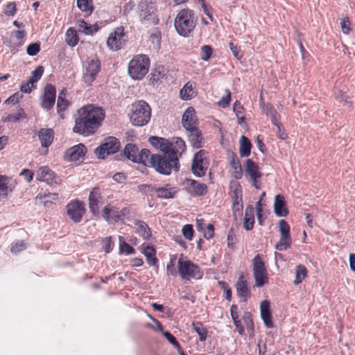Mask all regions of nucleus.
I'll list each match as a JSON object with an SVG mask.
<instances>
[{"instance_id":"1","label":"nucleus","mask_w":355,"mask_h":355,"mask_svg":"<svg viewBox=\"0 0 355 355\" xmlns=\"http://www.w3.org/2000/svg\"><path fill=\"white\" fill-rule=\"evenodd\" d=\"M104 118L105 113L102 108L87 105L77 111L73 130L84 136L91 135L97 130Z\"/></svg>"},{"instance_id":"2","label":"nucleus","mask_w":355,"mask_h":355,"mask_svg":"<svg viewBox=\"0 0 355 355\" xmlns=\"http://www.w3.org/2000/svg\"><path fill=\"white\" fill-rule=\"evenodd\" d=\"M150 166L157 173L168 175L173 171L175 172L179 171V158L173 154H154L150 157Z\"/></svg>"},{"instance_id":"3","label":"nucleus","mask_w":355,"mask_h":355,"mask_svg":"<svg viewBox=\"0 0 355 355\" xmlns=\"http://www.w3.org/2000/svg\"><path fill=\"white\" fill-rule=\"evenodd\" d=\"M196 26V19L193 11L190 9H182L177 15L174 26L180 36L189 37Z\"/></svg>"},{"instance_id":"4","label":"nucleus","mask_w":355,"mask_h":355,"mask_svg":"<svg viewBox=\"0 0 355 355\" xmlns=\"http://www.w3.org/2000/svg\"><path fill=\"white\" fill-rule=\"evenodd\" d=\"M151 116V109L144 101H139L132 104L130 120L135 126H143L148 123Z\"/></svg>"},{"instance_id":"5","label":"nucleus","mask_w":355,"mask_h":355,"mask_svg":"<svg viewBox=\"0 0 355 355\" xmlns=\"http://www.w3.org/2000/svg\"><path fill=\"white\" fill-rule=\"evenodd\" d=\"M149 65L150 60L147 55H135L129 62L128 73L132 78L141 80L148 73Z\"/></svg>"},{"instance_id":"6","label":"nucleus","mask_w":355,"mask_h":355,"mask_svg":"<svg viewBox=\"0 0 355 355\" xmlns=\"http://www.w3.org/2000/svg\"><path fill=\"white\" fill-rule=\"evenodd\" d=\"M252 266L255 286L261 287L268 282V272L260 254H257L252 259Z\"/></svg>"},{"instance_id":"7","label":"nucleus","mask_w":355,"mask_h":355,"mask_svg":"<svg viewBox=\"0 0 355 355\" xmlns=\"http://www.w3.org/2000/svg\"><path fill=\"white\" fill-rule=\"evenodd\" d=\"M120 148L119 141L114 137H108L104 139L100 146L95 150V155L98 159H104L106 155L116 153Z\"/></svg>"},{"instance_id":"8","label":"nucleus","mask_w":355,"mask_h":355,"mask_svg":"<svg viewBox=\"0 0 355 355\" xmlns=\"http://www.w3.org/2000/svg\"><path fill=\"white\" fill-rule=\"evenodd\" d=\"M178 273L182 279L189 280L191 278H198L200 273L199 267L191 261H183L179 259L178 263Z\"/></svg>"},{"instance_id":"9","label":"nucleus","mask_w":355,"mask_h":355,"mask_svg":"<svg viewBox=\"0 0 355 355\" xmlns=\"http://www.w3.org/2000/svg\"><path fill=\"white\" fill-rule=\"evenodd\" d=\"M205 155V151L200 150L193 156L191 171L196 177H202L205 175L207 168V161Z\"/></svg>"},{"instance_id":"10","label":"nucleus","mask_w":355,"mask_h":355,"mask_svg":"<svg viewBox=\"0 0 355 355\" xmlns=\"http://www.w3.org/2000/svg\"><path fill=\"white\" fill-rule=\"evenodd\" d=\"M56 96L55 87L51 84H47L41 96V107L45 110H50L55 104Z\"/></svg>"},{"instance_id":"11","label":"nucleus","mask_w":355,"mask_h":355,"mask_svg":"<svg viewBox=\"0 0 355 355\" xmlns=\"http://www.w3.org/2000/svg\"><path fill=\"white\" fill-rule=\"evenodd\" d=\"M36 180L44 182L49 185L59 184L60 179L55 175V173L48 166H41L36 172Z\"/></svg>"},{"instance_id":"12","label":"nucleus","mask_w":355,"mask_h":355,"mask_svg":"<svg viewBox=\"0 0 355 355\" xmlns=\"http://www.w3.org/2000/svg\"><path fill=\"white\" fill-rule=\"evenodd\" d=\"M67 211L74 223H79L85 212L84 203L78 200L71 202L67 205Z\"/></svg>"},{"instance_id":"13","label":"nucleus","mask_w":355,"mask_h":355,"mask_svg":"<svg viewBox=\"0 0 355 355\" xmlns=\"http://www.w3.org/2000/svg\"><path fill=\"white\" fill-rule=\"evenodd\" d=\"M123 37V28H116V30L110 35L109 37L107 40V46L110 49L114 51H117L120 49L125 42Z\"/></svg>"},{"instance_id":"14","label":"nucleus","mask_w":355,"mask_h":355,"mask_svg":"<svg viewBox=\"0 0 355 355\" xmlns=\"http://www.w3.org/2000/svg\"><path fill=\"white\" fill-rule=\"evenodd\" d=\"M183 184L188 193L191 196H200L205 195L207 192V187L205 184L199 182L194 180L186 178Z\"/></svg>"},{"instance_id":"15","label":"nucleus","mask_w":355,"mask_h":355,"mask_svg":"<svg viewBox=\"0 0 355 355\" xmlns=\"http://www.w3.org/2000/svg\"><path fill=\"white\" fill-rule=\"evenodd\" d=\"M182 124L187 130L198 128V120L193 107H189L185 110L182 117Z\"/></svg>"},{"instance_id":"16","label":"nucleus","mask_w":355,"mask_h":355,"mask_svg":"<svg viewBox=\"0 0 355 355\" xmlns=\"http://www.w3.org/2000/svg\"><path fill=\"white\" fill-rule=\"evenodd\" d=\"M101 69V62L98 59H92L86 69V72L84 74V79L86 83H92Z\"/></svg>"},{"instance_id":"17","label":"nucleus","mask_w":355,"mask_h":355,"mask_svg":"<svg viewBox=\"0 0 355 355\" xmlns=\"http://www.w3.org/2000/svg\"><path fill=\"white\" fill-rule=\"evenodd\" d=\"M245 173L246 176H249L250 180L254 182V184L256 183V180L262 176L257 164L250 159H247L245 162Z\"/></svg>"},{"instance_id":"18","label":"nucleus","mask_w":355,"mask_h":355,"mask_svg":"<svg viewBox=\"0 0 355 355\" xmlns=\"http://www.w3.org/2000/svg\"><path fill=\"white\" fill-rule=\"evenodd\" d=\"M261 318L267 328H272L274 327L272 315L270 309V302L263 300L260 304Z\"/></svg>"},{"instance_id":"19","label":"nucleus","mask_w":355,"mask_h":355,"mask_svg":"<svg viewBox=\"0 0 355 355\" xmlns=\"http://www.w3.org/2000/svg\"><path fill=\"white\" fill-rule=\"evenodd\" d=\"M101 198V195L99 188L94 187L89 195V208L93 215H97L98 214V205Z\"/></svg>"},{"instance_id":"20","label":"nucleus","mask_w":355,"mask_h":355,"mask_svg":"<svg viewBox=\"0 0 355 355\" xmlns=\"http://www.w3.org/2000/svg\"><path fill=\"white\" fill-rule=\"evenodd\" d=\"M153 3H148L146 1L139 0L137 12L141 19H148V17L155 12Z\"/></svg>"},{"instance_id":"21","label":"nucleus","mask_w":355,"mask_h":355,"mask_svg":"<svg viewBox=\"0 0 355 355\" xmlns=\"http://www.w3.org/2000/svg\"><path fill=\"white\" fill-rule=\"evenodd\" d=\"M236 291L237 295L242 298V301L247 302L250 296V292L248 288L247 281L244 279L243 275L239 277L236 284Z\"/></svg>"},{"instance_id":"22","label":"nucleus","mask_w":355,"mask_h":355,"mask_svg":"<svg viewBox=\"0 0 355 355\" xmlns=\"http://www.w3.org/2000/svg\"><path fill=\"white\" fill-rule=\"evenodd\" d=\"M85 150V146L83 144H80L69 148L66 151L65 155L70 161L76 162L84 157Z\"/></svg>"},{"instance_id":"23","label":"nucleus","mask_w":355,"mask_h":355,"mask_svg":"<svg viewBox=\"0 0 355 355\" xmlns=\"http://www.w3.org/2000/svg\"><path fill=\"white\" fill-rule=\"evenodd\" d=\"M41 146L44 148L49 147L53 142L54 132L51 128H42L37 133Z\"/></svg>"},{"instance_id":"24","label":"nucleus","mask_w":355,"mask_h":355,"mask_svg":"<svg viewBox=\"0 0 355 355\" xmlns=\"http://www.w3.org/2000/svg\"><path fill=\"white\" fill-rule=\"evenodd\" d=\"M15 184L11 179L0 175V198H5L13 191Z\"/></svg>"},{"instance_id":"25","label":"nucleus","mask_w":355,"mask_h":355,"mask_svg":"<svg viewBox=\"0 0 355 355\" xmlns=\"http://www.w3.org/2000/svg\"><path fill=\"white\" fill-rule=\"evenodd\" d=\"M274 211L279 217L286 216L288 214V210L286 208L284 197L280 194L277 195L275 198Z\"/></svg>"},{"instance_id":"26","label":"nucleus","mask_w":355,"mask_h":355,"mask_svg":"<svg viewBox=\"0 0 355 355\" xmlns=\"http://www.w3.org/2000/svg\"><path fill=\"white\" fill-rule=\"evenodd\" d=\"M189 134L188 135L189 141L191 145L195 148H200L203 144V137L202 132L198 128L189 130Z\"/></svg>"},{"instance_id":"27","label":"nucleus","mask_w":355,"mask_h":355,"mask_svg":"<svg viewBox=\"0 0 355 355\" xmlns=\"http://www.w3.org/2000/svg\"><path fill=\"white\" fill-rule=\"evenodd\" d=\"M229 163L234 169L233 175L236 179H241L243 175L242 167L236 155L231 152L229 154Z\"/></svg>"},{"instance_id":"28","label":"nucleus","mask_w":355,"mask_h":355,"mask_svg":"<svg viewBox=\"0 0 355 355\" xmlns=\"http://www.w3.org/2000/svg\"><path fill=\"white\" fill-rule=\"evenodd\" d=\"M254 209L252 205H248L245 211V217L243 221V227L247 231L251 230L254 224Z\"/></svg>"},{"instance_id":"29","label":"nucleus","mask_w":355,"mask_h":355,"mask_svg":"<svg viewBox=\"0 0 355 355\" xmlns=\"http://www.w3.org/2000/svg\"><path fill=\"white\" fill-rule=\"evenodd\" d=\"M135 225L137 227V233L141 236L144 239L148 240L151 236V231L148 225L139 220L135 221Z\"/></svg>"},{"instance_id":"30","label":"nucleus","mask_w":355,"mask_h":355,"mask_svg":"<svg viewBox=\"0 0 355 355\" xmlns=\"http://www.w3.org/2000/svg\"><path fill=\"white\" fill-rule=\"evenodd\" d=\"M153 154H151L150 150L146 148L141 150L137 156H135L133 162L142 163L145 165L150 166V157Z\"/></svg>"},{"instance_id":"31","label":"nucleus","mask_w":355,"mask_h":355,"mask_svg":"<svg viewBox=\"0 0 355 355\" xmlns=\"http://www.w3.org/2000/svg\"><path fill=\"white\" fill-rule=\"evenodd\" d=\"M143 253L144 256L146 258L147 263L153 266L158 267L157 266V259L156 257V251L155 248L152 246L147 245Z\"/></svg>"},{"instance_id":"32","label":"nucleus","mask_w":355,"mask_h":355,"mask_svg":"<svg viewBox=\"0 0 355 355\" xmlns=\"http://www.w3.org/2000/svg\"><path fill=\"white\" fill-rule=\"evenodd\" d=\"M171 143L173 144L171 154H173L174 156H178V157H180L186 149L184 141L181 138L177 137Z\"/></svg>"},{"instance_id":"33","label":"nucleus","mask_w":355,"mask_h":355,"mask_svg":"<svg viewBox=\"0 0 355 355\" xmlns=\"http://www.w3.org/2000/svg\"><path fill=\"white\" fill-rule=\"evenodd\" d=\"M239 153L241 157H248L250 154L251 143L250 140L245 136L240 138Z\"/></svg>"},{"instance_id":"34","label":"nucleus","mask_w":355,"mask_h":355,"mask_svg":"<svg viewBox=\"0 0 355 355\" xmlns=\"http://www.w3.org/2000/svg\"><path fill=\"white\" fill-rule=\"evenodd\" d=\"M155 193L159 198L169 199L174 197L176 191L175 188L160 187L155 188Z\"/></svg>"},{"instance_id":"35","label":"nucleus","mask_w":355,"mask_h":355,"mask_svg":"<svg viewBox=\"0 0 355 355\" xmlns=\"http://www.w3.org/2000/svg\"><path fill=\"white\" fill-rule=\"evenodd\" d=\"M139 153L138 147L133 144H126L123 149L124 156L132 162H133L135 156H137V155H139Z\"/></svg>"},{"instance_id":"36","label":"nucleus","mask_w":355,"mask_h":355,"mask_svg":"<svg viewBox=\"0 0 355 355\" xmlns=\"http://www.w3.org/2000/svg\"><path fill=\"white\" fill-rule=\"evenodd\" d=\"M307 275V270L303 265L299 264L295 268V278L293 282L295 285L300 284Z\"/></svg>"},{"instance_id":"37","label":"nucleus","mask_w":355,"mask_h":355,"mask_svg":"<svg viewBox=\"0 0 355 355\" xmlns=\"http://www.w3.org/2000/svg\"><path fill=\"white\" fill-rule=\"evenodd\" d=\"M66 43L70 46H75L78 42L76 31L73 28H69L66 32Z\"/></svg>"},{"instance_id":"38","label":"nucleus","mask_w":355,"mask_h":355,"mask_svg":"<svg viewBox=\"0 0 355 355\" xmlns=\"http://www.w3.org/2000/svg\"><path fill=\"white\" fill-rule=\"evenodd\" d=\"M193 329L199 336L201 342L205 341L207 335V330L201 322L193 323Z\"/></svg>"},{"instance_id":"39","label":"nucleus","mask_w":355,"mask_h":355,"mask_svg":"<svg viewBox=\"0 0 355 355\" xmlns=\"http://www.w3.org/2000/svg\"><path fill=\"white\" fill-rule=\"evenodd\" d=\"M180 95L182 99L188 100L194 96V91L191 84L187 83L180 92Z\"/></svg>"},{"instance_id":"40","label":"nucleus","mask_w":355,"mask_h":355,"mask_svg":"<svg viewBox=\"0 0 355 355\" xmlns=\"http://www.w3.org/2000/svg\"><path fill=\"white\" fill-rule=\"evenodd\" d=\"M291 245V237L286 236H280L279 242L275 245V249L282 251L290 248Z\"/></svg>"},{"instance_id":"41","label":"nucleus","mask_w":355,"mask_h":355,"mask_svg":"<svg viewBox=\"0 0 355 355\" xmlns=\"http://www.w3.org/2000/svg\"><path fill=\"white\" fill-rule=\"evenodd\" d=\"M243 320L246 325V329L249 336L251 337L254 334V324L250 312H245Z\"/></svg>"},{"instance_id":"42","label":"nucleus","mask_w":355,"mask_h":355,"mask_svg":"<svg viewBox=\"0 0 355 355\" xmlns=\"http://www.w3.org/2000/svg\"><path fill=\"white\" fill-rule=\"evenodd\" d=\"M44 67L42 66H38L36 69L32 71L31 76L29 78V83H37L42 77L44 73Z\"/></svg>"},{"instance_id":"43","label":"nucleus","mask_w":355,"mask_h":355,"mask_svg":"<svg viewBox=\"0 0 355 355\" xmlns=\"http://www.w3.org/2000/svg\"><path fill=\"white\" fill-rule=\"evenodd\" d=\"M69 101L64 97L58 96L57 101V111L59 114H61L62 112H64L68 106Z\"/></svg>"},{"instance_id":"44","label":"nucleus","mask_w":355,"mask_h":355,"mask_svg":"<svg viewBox=\"0 0 355 355\" xmlns=\"http://www.w3.org/2000/svg\"><path fill=\"white\" fill-rule=\"evenodd\" d=\"M77 26L79 31H81L87 35H92L93 33L92 26L88 25L84 20H78Z\"/></svg>"},{"instance_id":"45","label":"nucleus","mask_w":355,"mask_h":355,"mask_svg":"<svg viewBox=\"0 0 355 355\" xmlns=\"http://www.w3.org/2000/svg\"><path fill=\"white\" fill-rule=\"evenodd\" d=\"M279 229L280 236H291L290 226L285 220H280L279 221Z\"/></svg>"},{"instance_id":"46","label":"nucleus","mask_w":355,"mask_h":355,"mask_svg":"<svg viewBox=\"0 0 355 355\" xmlns=\"http://www.w3.org/2000/svg\"><path fill=\"white\" fill-rule=\"evenodd\" d=\"M172 148L173 144L171 141H169L168 139L163 138V142H161V145L159 148L161 151L163 152L162 155L172 153Z\"/></svg>"},{"instance_id":"47","label":"nucleus","mask_w":355,"mask_h":355,"mask_svg":"<svg viewBox=\"0 0 355 355\" xmlns=\"http://www.w3.org/2000/svg\"><path fill=\"white\" fill-rule=\"evenodd\" d=\"M200 50L201 59L204 61H208L212 54V48L209 45H203Z\"/></svg>"},{"instance_id":"48","label":"nucleus","mask_w":355,"mask_h":355,"mask_svg":"<svg viewBox=\"0 0 355 355\" xmlns=\"http://www.w3.org/2000/svg\"><path fill=\"white\" fill-rule=\"evenodd\" d=\"M121 237L119 236V250L120 252H125L128 254H132L135 252L134 248L125 241H121Z\"/></svg>"},{"instance_id":"49","label":"nucleus","mask_w":355,"mask_h":355,"mask_svg":"<svg viewBox=\"0 0 355 355\" xmlns=\"http://www.w3.org/2000/svg\"><path fill=\"white\" fill-rule=\"evenodd\" d=\"M77 6L83 12L90 14L92 11V7L89 5L88 0H77Z\"/></svg>"},{"instance_id":"50","label":"nucleus","mask_w":355,"mask_h":355,"mask_svg":"<svg viewBox=\"0 0 355 355\" xmlns=\"http://www.w3.org/2000/svg\"><path fill=\"white\" fill-rule=\"evenodd\" d=\"M182 232L186 239L191 241L193 235V226L189 224L184 225L182 229Z\"/></svg>"},{"instance_id":"51","label":"nucleus","mask_w":355,"mask_h":355,"mask_svg":"<svg viewBox=\"0 0 355 355\" xmlns=\"http://www.w3.org/2000/svg\"><path fill=\"white\" fill-rule=\"evenodd\" d=\"M40 51V45L38 43H32L26 48V53L30 56L36 55Z\"/></svg>"},{"instance_id":"52","label":"nucleus","mask_w":355,"mask_h":355,"mask_svg":"<svg viewBox=\"0 0 355 355\" xmlns=\"http://www.w3.org/2000/svg\"><path fill=\"white\" fill-rule=\"evenodd\" d=\"M233 110L235 112L236 116L238 118V119L245 120V117L243 115V107L242 105L241 104V103L239 102L238 101H236L234 103V105H233Z\"/></svg>"},{"instance_id":"53","label":"nucleus","mask_w":355,"mask_h":355,"mask_svg":"<svg viewBox=\"0 0 355 355\" xmlns=\"http://www.w3.org/2000/svg\"><path fill=\"white\" fill-rule=\"evenodd\" d=\"M139 1V0H130L123 6V12L125 14H128L130 12H131L134 9V8L135 6H137V10Z\"/></svg>"},{"instance_id":"54","label":"nucleus","mask_w":355,"mask_h":355,"mask_svg":"<svg viewBox=\"0 0 355 355\" xmlns=\"http://www.w3.org/2000/svg\"><path fill=\"white\" fill-rule=\"evenodd\" d=\"M16 12V5L13 2L8 3L4 9L3 13L7 16H13Z\"/></svg>"},{"instance_id":"55","label":"nucleus","mask_w":355,"mask_h":355,"mask_svg":"<svg viewBox=\"0 0 355 355\" xmlns=\"http://www.w3.org/2000/svg\"><path fill=\"white\" fill-rule=\"evenodd\" d=\"M26 248V245L23 241L16 242L11 247V252L13 254H17L22 250H24Z\"/></svg>"},{"instance_id":"56","label":"nucleus","mask_w":355,"mask_h":355,"mask_svg":"<svg viewBox=\"0 0 355 355\" xmlns=\"http://www.w3.org/2000/svg\"><path fill=\"white\" fill-rule=\"evenodd\" d=\"M155 189L150 184H141L138 186V191L142 193H155Z\"/></svg>"},{"instance_id":"57","label":"nucleus","mask_w":355,"mask_h":355,"mask_svg":"<svg viewBox=\"0 0 355 355\" xmlns=\"http://www.w3.org/2000/svg\"><path fill=\"white\" fill-rule=\"evenodd\" d=\"M35 87L33 83H29V80L26 82H23L20 85L21 92L29 94L32 91V88Z\"/></svg>"},{"instance_id":"58","label":"nucleus","mask_w":355,"mask_h":355,"mask_svg":"<svg viewBox=\"0 0 355 355\" xmlns=\"http://www.w3.org/2000/svg\"><path fill=\"white\" fill-rule=\"evenodd\" d=\"M234 201H233V211L234 214L236 215V211L240 214L241 210L243 208V205L240 204L239 202V196L236 192L234 193V196L233 197Z\"/></svg>"},{"instance_id":"59","label":"nucleus","mask_w":355,"mask_h":355,"mask_svg":"<svg viewBox=\"0 0 355 355\" xmlns=\"http://www.w3.org/2000/svg\"><path fill=\"white\" fill-rule=\"evenodd\" d=\"M163 335L168 340V342L171 344H172L173 346H175V347H178V348L180 347V345L178 341L177 340V339L175 338V337L173 336L170 332L165 331L163 333Z\"/></svg>"},{"instance_id":"60","label":"nucleus","mask_w":355,"mask_h":355,"mask_svg":"<svg viewBox=\"0 0 355 355\" xmlns=\"http://www.w3.org/2000/svg\"><path fill=\"white\" fill-rule=\"evenodd\" d=\"M148 142L155 148L159 149L161 142H163V138L156 136H151L148 139Z\"/></svg>"},{"instance_id":"61","label":"nucleus","mask_w":355,"mask_h":355,"mask_svg":"<svg viewBox=\"0 0 355 355\" xmlns=\"http://www.w3.org/2000/svg\"><path fill=\"white\" fill-rule=\"evenodd\" d=\"M340 27L342 31L344 34H349L351 28H350V22L347 17L344 18L343 21L340 22Z\"/></svg>"},{"instance_id":"62","label":"nucleus","mask_w":355,"mask_h":355,"mask_svg":"<svg viewBox=\"0 0 355 355\" xmlns=\"http://www.w3.org/2000/svg\"><path fill=\"white\" fill-rule=\"evenodd\" d=\"M21 97H22V95L20 94L19 92L15 93L14 94L11 95L9 98H8L5 101V103H7V104L12 103V104L15 105L19 102V99Z\"/></svg>"},{"instance_id":"63","label":"nucleus","mask_w":355,"mask_h":355,"mask_svg":"<svg viewBox=\"0 0 355 355\" xmlns=\"http://www.w3.org/2000/svg\"><path fill=\"white\" fill-rule=\"evenodd\" d=\"M229 46L234 56L238 60L241 59L242 58V55L240 53L239 47L234 45V43L232 42L229 43Z\"/></svg>"},{"instance_id":"64","label":"nucleus","mask_w":355,"mask_h":355,"mask_svg":"<svg viewBox=\"0 0 355 355\" xmlns=\"http://www.w3.org/2000/svg\"><path fill=\"white\" fill-rule=\"evenodd\" d=\"M231 99V95L230 92L229 90H227V95L225 96H223L219 101H218V105L220 107L225 108L227 106H228L230 101Z\"/></svg>"}]
</instances>
